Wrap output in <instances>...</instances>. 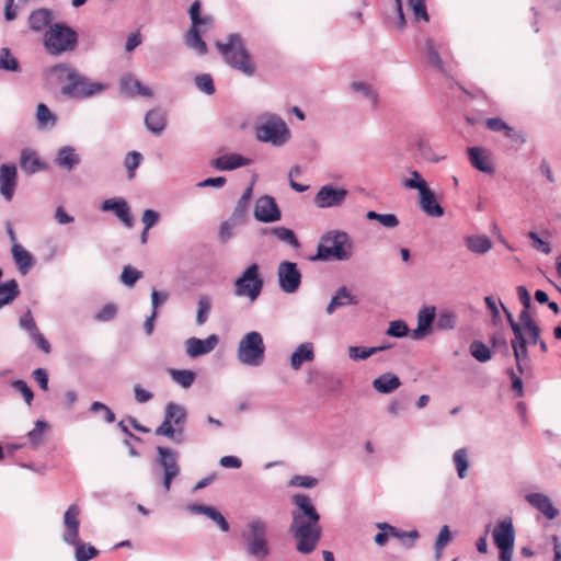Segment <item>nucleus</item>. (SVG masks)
I'll list each match as a JSON object with an SVG mask.
<instances>
[{
	"mask_svg": "<svg viewBox=\"0 0 561 561\" xmlns=\"http://www.w3.org/2000/svg\"><path fill=\"white\" fill-rule=\"evenodd\" d=\"M117 314V307L115 304L104 305L99 312L94 316V320L98 322H107L113 320Z\"/></svg>",
	"mask_w": 561,
	"mask_h": 561,
	"instance_id": "obj_62",
	"label": "nucleus"
},
{
	"mask_svg": "<svg viewBox=\"0 0 561 561\" xmlns=\"http://www.w3.org/2000/svg\"><path fill=\"white\" fill-rule=\"evenodd\" d=\"M215 46L224 61L232 69L242 72L247 77L255 73V66L240 34L231 33L225 41H216Z\"/></svg>",
	"mask_w": 561,
	"mask_h": 561,
	"instance_id": "obj_3",
	"label": "nucleus"
},
{
	"mask_svg": "<svg viewBox=\"0 0 561 561\" xmlns=\"http://www.w3.org/2000/svg\"><path fill=\"white\" fill-rule=\"evenodd\" d=\"M526 501L548 519L556 518L559 513L551 500L542 493H529L526 495Z\"/></svg>",
	"mask_w": 561,
	"mask_h": 561,
	"instance_id": "obj_25",
	"label": "nucleus"
},
{
	"mask_svg": "<svg viewBox=\"0 0 561 561\" xmlns=\"http://www.w3.org/2000/svg\"><path fill=\"white\" fill-rule=\"evenodd\" d=\"M249 207V202L239 198L230 215L231 220L233 222H238L239 225H243L248 219Z\"/></svg>",
	"mask_w": 561,
	"mask_h": 561,
	"instance_id": "obj_52",
	"label": "nucleus"
},
{
	"mask_svg": "<svg viewBox=\"0 0 561 561\" xmlns=\"http://www.w3.org/2000/svg\"><path fill=\"white\" fill-rule=\"evenodd\" d=\"M219 339L216 334H210L206 339L190 337L185 341V352L192 357L196 358L209 354L218 344Z\"/></svg>",
	"mask_w": 561,
	"mask_h": 561,
	"instance_id": "obj_17",
	"label": "nucleus"
},
{
	"mask_svg": "<svg viewBox=\"0 0 561 561\" xmlns=\"http://www.w3.org/2000/svg\"><path fill=\"white\" fill-rule=\"evenodd\" d=\"M51 20V13L47 9L33 11L28 16V25L32 31L39 32L45 28Z\"/></svg>",
	"mask_w": 561,
	"mask_h": 561,
	"instance_id": "obj_41",
	"label": "nucleus"
},
{
	"mask_svg": "<svg viewBox=\"0 0 561 561\" xmlns=\"http://www.w3.org/2000/svg\"><path fill=\"white\" fill-rule=\"evenodd\" d=\"M119 87L123 93H125L127 96H145V98H151L152 91L149 87L142 84L138 79H136L130 73H126L122 77Z\"/></svg>",
	"mask_w": 561,
	"mask_h": 561,
	"instance_id": "obj_21",
	"label": "nucleus"
},
{
	"mask_svg": "<svg viewBox=\"0 0 561 561\" xmlns=\"http://www.w3.org/2000/svg\"><path fill=\"white\" fill-rule=\"evenodd\" d=\"M11 387L15 391L21 393V396L23 397V399L27 405L32 404L33 399H34V393H33V390L26 383V381H24L22 379L14 380L11 382Z\"/></svg>",
	"mask_w": 561,
	"mask_h": 561,
	"instance_id": "obj_60",
	"label": "nucleus"
},
{
	"mask_svg": "<svg viewBox=\"0 0 561 561\" xmlns=\"http://www.w3.org/2000/svg\"><path fill=\"white\" fill-rule=\"evenodd\" d=\"M352 256V242L346 232L331 230L324 233L317 247L316 259L346 261Z\"/></svg>",
	"mask_w": 561,
	"mask_h": 561,
	"instance_id": "obj_5",
	"label": "nucleus"
},
{
	"mask_svg": "<svg viewBox=\"0 0 561 561\" xmlns=\"http://www.w3.org/2000/svg\"><path fill=\"white\" fill-rule=\"evenodd\" d=\"M401 386V381L398 376L386 373L374 379L373 388L379 393H391Z\"/></svg>",
	"mask_w": 561,
	"mask_h": 561,
	"instance_id": "obj_35",
	"label": "nucleus"
},
{
	"mask_svg": "<svg viewBox=\"0 0 561 561\" xmlns=\"http://www.w3.org/2000/svg\"><path fill=\"white\" fill-rule=\"evenodd\" d=\"M491 534L499 549V561H512L516 537L512 518L497 520Z\"/></svg>",
	"mask_w": 561,
	"mask_h": 561,
	"instance_id": "obj_11",
	"label": "nucleus"
},
{
	"mask_svg": "<svg viewBox=\"0 0 561 561\" xmlns=\"http://www.w3.org/2000/svg\"><path fill=\"white\" fill-rule=\"evenodd\" d=\"M420 196V208L431 217H442L444 215V208L436 202L434 192L426 186L421 192Z\"/></svg>",
	"mask_w": 561,
	"mask_h": 561,
	"instance_id": "obj_24",
	"label": "nucleus"
},
{
	"mask_svg": "<svg viewBox=\"0 0 561 561\" xmlns=\"http://www.w3.org/2000/svg\"><path fill=\"white\" fill-rule=\"evenodd\" d=\"M186 510L192 514H203L211 519L221 531L227 533L230 529V525L225 516L213 506L203 504H190Z\"/></svg>",
	"mask_w": 561,
	"mask_h": 561,
	"instance_id": "obj_22",
	"label": "nucleus"
},
{
	"mask_svg": "<svg viewBox=\"0 0 561 561\" xmlns=\"http://www.w3.org/2000/svg\"><path fill=\"white\" fill-rule=\"evenodd\" d=\"M318 484V479L311 476H294L288 481V486L311 489Z\"/></svg>",
	"mask_w": 561,
	"mask_h": 561,
	"instance_id": "obj_61",
	"label": "nucleus"
},
{
	"mask_svg": "<svg viewBox=\"0 0 561 561\" xmlns=\"http://www.w3.org/2000/svg\"><path fill=\"white\" fill-rule=\"evenodd\" d=\"M18 185V170L15 164L4 163L0 165V194L10 202L13 198Z\"/></svg>",
	"mask_w": 561,
	"mask_h": 561,
	"instance_id": "obj_16",
	"label": "nucleus"
},
{
	"mask_svg": "<svg viewBox=\"0 0 561 561\" xmlns=\"http://www.w3.org/2000/svg\"><path fill=\"white\" fill-rule=\"evenodd\" d=\"M79 515L80 508L76 504L70 505L68 510L65 512V531L62 534L64 542H76L77 537H79Z\"/></svg>",
	"mask_w": 561,
	"mask_h": 561,
	"instance_id": "obj_18",
	"label": "nucleus"
},
{
	"mask_svg": "<svg viewBox=\"0 0 561 561\" xmlns=\"http://www.w3.org/2000/svg\"><path fill=\"white\" fill-rule=\"evenodd\" d=\"M46 423L42 420L36 421L35 426L32 431L27 433V439L33 449L37 448L43 442L44 431L46 428Z\"/></svg>",
	"mask_w": 561,
	"mask_h": 561,
	"instance_id": "obj_53",
	"label": "nucleus"
},
{
	"mask_svg": "<svg viewBox=\"0 0 561 561\" xmlns=\"http://www.w3.org/2000/svg\"><path fill=\"white\" fill-rule=\"evenodd\" d=\"M66 545L73 546L76 548L75 559L76 561H89L98 554V550L90 543L82 542L77 537L76 542H65Z\"/></svg>",
	"mask_w": 561,
	"mask_h": 561,
	"instance_id": "obj_44",
	"label": "nucleus"
},
{
	"mask_svg": "<svg viewBox=\"0 0 561 561\" xmlns=\"http://www.w3.org/2000/svg\"><path fill=\"white\" fill-rule=\"evenodd\" d=\"M195 85L201 92L207 95H213L215 93L214 80L209 73L196 76Z\"/></svg>",
	"mask_w": 561,
	"mask_h": 561,
	"instance_id": "obj_57",
	"label": "nucleus"
},
{
	"mask_svg": "<svg viewBox=\"0 0 561 561\" xmlns=\"http://www.w3.org/2000/svg\"><path fill=\"white\" fill-rule=\"evenodd\" d=\"M211 299L207 295H201L197 299L196 323L203 325L209 317Z\"/></svg>",
	"mask_w": 561,
	"mask_h": 561,
	"instance_id": "obj_47",
	"label": "nucleus"
},
{
	"mask_svg": "<svg viewBox=\"0 0 561 561\" xmlns=\"http://www.w3.org/2000/svg\"><path fill=\"white\" fill-rule=\"evenodd\" d=\"M159 455L158 462L163 468V488L168 492L171 486L172 480L179 474L180 467L178 465V454L167 447H157Z\"/></svg>",
	"mask_w": 561,
	"mask_h": 561,
	"instance_id": "obj_15",
	"label": "nucleus"
},
{
	"mask_svg": "<svg viewBox=\"0 0 561 561\" xmlns=\"http://www.w3.org/2000/svg\"><path fill=\"white\" fill-rule=\"evenodd\" d=\"M277 280L282 291L286 294L296 293L301 284V273L294 262L283 261L277 267Z\"/></svg>",
	"mask_w": 561,
	"mask_h": 561,
	"instance_id": "obj_13",
	"label": "nucleus"
},
{
	"mask_svg": "<svg viewBox=\"0 0 561 561\" xmlns=\"http://www.w3.org/2000/svg\"><path fill=\"white\" fill-rule=\"evenodd\" d=\"M11 252L19 272L26 275L35 264L33 255L18 242L12 244Z\"/></svg>",
	"mask_w": 561,
	"mask_h": 561,
	"instance_id": "obj_29",
	"label": "nucleus"
},
{
	"mask_svg": "<svg viewBox=\"0 0 561 561\" xmlns=\"http://www.w3.org/2000/svg\"><path fill=\"white\" fill-rule=\"evenodd\" d=\"M211 167L219 171H231L238 168L251 164V159H248L239 153H227L211 160Z\"/></svg>",
	"mask_w": 561,
	"mask_h": 561,
	"instance_id": "obj_20",
	"label": "nucleus"
},
{
	"mask_svg": "<svg viewBox=\"0 0 561 561\" xmlns=\"http://www.w3.org/2000/svg\"><path fill=\"white\" fill-rule=\"evenodd\" d=\"M468 156L470 163L477 170L492 174L494 172L493 164L490 160V157L484 152V150L480 147H471L468 149Z\"/></svg>",
	"mask_w": 561,
	"mask_h": 561,
	"instance_id": "obj_30",
	"label": "nucleus"
},
{
	"mask_svg": "<svg viewBox=\"0 0 561 561\" xmlns=\"http://www.w3.org/2000/svg\"><path fill=\"white\" fill-rule=\"evenodd\" d=\"M0 69L5 71H19V62L11 55L9 48L0 49Z\"/></svg>",
	"mask_w": 561,
	"mask_h": 561,
	"instance_id": "obj_58",
	"label": "nucleus"
},
{
	"mask_svg": "<svg viewBox=\"0 0 561 561\" xmlns=\"http://www.w3.org/2000/svg\"><path fill=\"white\" fill-rule=\"evenodd\" d=\"M184 44L199 56H204L208 51L207 45L202 38L199 26L190 27L184 36Z\"/></svg>",
	"mask_w": 561,
	"mask_h": 561,
	"instance_id": "obj_34",
	"label": "nucleus"
},
{
	"mask_svg": "<svg viewBox=\"0 0 561 561\" xmlns=\"http://www.w3.org/2000/svg\"><path fill=\"white\" fill-rule=\"evenodd\" d=\"M368 220H377L381 226L388 229L396 228L399 225V219L393 214H378L374 210H369L366 214Z\"/></svg>",
	"mask_w": 561,
	"mask_h": 561,
	"instance_id": "obj_48",
	"label": "nucleus"
},
{
	"mask_svg": "<svg viewBox=\"0 0 561 561\" xmlns=\"http://www.w3.org/2000/svg\"><path fill=\"white\" fill-rule=\"evenodd\" d=\"M433 324L435 325V308H422L417 313V327L411 333L412 339L419 340L428 334Z\"/></svg>",
	"mask_w": 561,
	"mask_h": 561,
	"instance_id": "obj_23",
	"label": "nucleus"
},
{
	"mask_svg": "<svg viewBox=\"0 0 561 561\" xmlns=\"http://www.w3.org/2000/svg\"><path fill=\"white\" fill-rule=\"evenodd\" d=\"M20 168L26 174H34L44 170L46 164L39 159L34 150L25 148L20 154Z\"/></svg>",
	"mask_w": 561,
	"mask_h": 561,
	"instance_id": "obj_28",
	"label": "nucleus"
},
{
	"mask_svg": "<svg viewBox=\"0 0 561 561\" xmlns=\"http://www.w3.org/2000/svg\"><path fill=\"white\" fill-rule=\"evenodd\" d=\"M403 185L410 190H417L421 192L427 185L426 181L422 178L421 173L416 170L410 172V178L403 181Z\"/></svg>",
	"mask_w": 561,
	"mask_h": 561,
	"instance_id": "obj_59",
	"label": "nucleus"
},
{
	"mask_svg": "<svg viewBox=\"0 0 561 561\" xmlns=\"http://www.w3.org/2000/svg\"><path fill=\"white\" fill-rule=\"evenodd\" d=\"M49 72L59 82H67L61 87V93L71 99H89L102 94L108 88L105 83L91 81L66 64L53 66Z\"/></svg>",
	"mask_w": 561,
	"mask_h": 561,
	"instance_id": "obj_2",
	"label": "nucleus"
},
{
	"mask_svg": "<svg viewBox=\"0 0 561 561\" xmlns=\"http://www.w3.org/2000/svg\"><path fill=\"white\" fill-rule=\"evenodd\" d=\"M265 358V345L260 332L251 331L239 342L237 347V359L239 363L259 367Z\"/></svg>",
	"mask_w": 561,
	"mask_h": 561,
	"instance_id": "obj_9",
	"label": "nucleus"
},
{
	"mask_svg": "<svg viewBox=\"0 0 561 561\" xmlns=\"http://www.w3.org/2000/svg\"><path fill=\"white\" fill-rule=\"evenodd\" d=\"M453 463L455 466L457 477L463 480L468 477V470L470 468V454L466 447L459 448L453 454Z\"/></svg>",
	"mask_w": 561,
	"mask_h": 561,
	"instance_id": "obj_37",
	"label": "nucleus"
},
{
	"mask_svg": "<svg viewBox=\"0 0 561 561\" xmlns=\"http://www.w3.org/2000/svg\"><path fill=\"white\" fill-rule=\"evenodd\" d=\"M409 333L407 323L402 320L391 321L387 334L393 337H403Z\"/></svg>",
	"mask_w": 561,
	"mask_h": 561,
	"instance_id": "obj_63",
	"label": "nucleus"
},
{
	"mask_svg": "<svg viewBox=\"0 0 561 561\" xmlns=\"http://www.w3.org/2000/svg\"><path fill=\"white\" fill-rule=\"evenodd\" d=\"M266 536L267 524L264 520L255 518L248 524V531L242 534V538L249 556L263 560L270 554Z\"/></svg>",
	"mask_w": 561,
	"mask_h": 561,
	"instance_id": "obj_10",
	"label": "nucleus"
},
{
	"mask_svg": "<svg viewBox=\"0 0 561 561\" xmlns=\"http://www.w3.org/2000/svg\"><path fill=\"white\" fill-rule=\"evenodd\" d=\"M358 300L345 286L340 287L327 306V313L333 314L337 308L357 305Z\"/></svg>",
	"mask_w": 561,
	"mask_h": 561,
	"instance_id": "obj_31",
	"label": "nucleus"
},
{
	"mask_svg": "<svg viewBox=\"0 0 561 561\" xmlns=\"http://www.w3.org/2000/svg\"><path fill=\"white\" fill-rule=\"evenodd\" d=\"M347 354L354 362L365 360L376 354V348L365 346H348Z\"/></svg>",
	"mask_w": 561,
	"mask_h": 561,
	"instance_id": "obj_56",
	"label": "nucleus"
},
{
	"mask_svg": "<svg viewBox=\"0 0 561 561\" xmlns=\"http://www.w3.org/2000/svg\"><path fill=\"white\" fill-rule=\"evenodd\" d=\"M145 125L151 133L156 135L161 134L167 125L165 114L158 108L148 111L145 116Z\"/></svg>",
	"mask_w": 561,
	"mask_h": 561,
	"instance_id": "obj_38",
	"label": "nucleus"
},
{
	"mask_svg": "<svg viewBox=\"0 0 561 561\" xmlns=\"http://www.w3.org/2000/svg\"><path fill=\"white\" fill-rule=\"evenodd\" d=\"M467 249L474 254H485L492 249V241L484 234H472L465 239Z\"/></svg>",
	"mask_w": 561,
	"mask_h": 561,
	"instance_id": "obj_36",
	"label": "nucleus"
},
{
	"mask_svg": "<svg viewBox=\"0 0 561 561\" xmlns=\"http://www.w3.org/2000/svg\"><path fill=\"white\" fill-rule=\"evenodd\" d=\"M485 127L492 131H503L504 135L514 142L520 145L526 142V137L523 131H515L500 117H491L485 121Z\"/></svg>",
	"mask_w": 561,
	"mask_h": 561,
	"instance_id": "obj_26",
	"label": "nucleus"
},
{
	"mask_svg": "<svg viewBox=\"0 0 561 561\" xmlns=\"http://www.w3.org/2000/svg\"><path fill=\"white\" fill-rule=\"evenodd\" d=\"M423 54L426 58V61L430 65H432L433 67H435L437 70H439L442 72L445 71L443 60L439 57V54H438L437 49L435 48L434 43L431 39H427L425 42V47H424Z\"/></svg>",
	"mask_w": 561,
	"mask_h": 561,
	"instance_id": "obj_46",
	"label": "nucleus"
},
{
	"mask_svg": "<svg viewBox=\"0 0 561 561\" xmlns=\"http://www.w3.org/2000/svg\"><path fill=\"white\" fill-rule=\"evenodd\" d=\"M255 137L261 142L279 148L290 140L291 133L279 115L266 113L255 126Z\"/></svg>",
	"mask_w": 561,
	"mask_h": 561,
	"instance_id": "obj_4",
	"label": "nucleus"
},
{
	"mask_svg": "<svg viewBox=\"0 0 561 561\" xmlns=\"http://www.w3.org/2000/svg\"><path fill=\"white\" fill-rule=\"evenodd\" d=\"M293 503L296 508L291 512L289 533L296 540L297 551L310 554L321 538L320 515L306 494L294 495Z\"/></svg>",
	"mask_w": 561,
	"mask_h": 561,
	"instance_id": "obj_1",
	"label": "nucleus"
},
{
	"mask_svg": "<svg viewBox=\"0 0 561 561\" xmlns=\"http://www.w3.org/2000/svg\"><path fill=\"white\" fill-rule=\"evenodd\" d=\"M347 195L348 192L346 188L333 184H325L316 193L313 205L320 209L341 207Z\"/></svg>",
	"mask_w": 561,
	"mask_h": 561,
	"instance_id": "obj_12",
	"label": "nucleus"
},
{
	"mask_svg": "<svg viewBox=\"0 0 561 561\" xmlns=\"http://www.w3.org/2000/svg\"><path fill=\"white\" fill-rule=\"evenodd\" d=\"M186 410L174 402H169L164 409L163 422L156 428V435L164 436L181 444L183 442V426L186 421Z\"/></svg>",
	"mask_w": 561,
	"mask_h": 561,
	"instance_id": "obj_8",
	"label": "nucleus"
},
{
	"mask_svg": "<svg viewBox=\"0 0 561 561\" xmlns=\"http://www.w3.org/2000/svg\"><path fill=\"white\" fill-rule=\"evenodd\" d=\"M169 375L174 382L184 389H188L196 379V374L190 369H169Z\"/></svg>",
	"mask_w": 561,
	"mask_h": 561,
	"instance_id": "obj_45",
	"label": "nucleus"
},
{
	"mask_svg": "<svg viewBox=\"0 0 561 561\" xmlns=\"http://www.w3.org/2000/svg\"><path fill=\"white\" fill-rule=\"evenodd\" d=\"M19 325L23 331L27 332L28 335H32L38 330L31 310L23 313L19 320Z\"/></svg>",
	"mask_w": 561,
	"mask_h": 561,
	"instance_id": "obj_64",
	"label": "nucleus"
},
{
	"mask_svg": "<svg viewBox=\"0 0 561 561\" xmlns=\"http://www.w3.org/2000/svg\"><path fill=\"white\" fill-rule=\"evenodd\" d=\"M469 348L470 354L480 363H485L492 357L490 348L481 341H473Z\"/></svg>",
	"mask_w": 561,
	"mask_h": 561,
	"instance_id": "obj_51",
	"label": "nucleus"
},
{
	"mask_svg": "<svg viewBox=\"0 0 561 561\" xmlns=\"http://www.w3.org/2000/svg\"><path fill=\"white\" fill-rule=\"evenodd\" d=\"M263 234L271 233L275 236L279 241L290 245L294 249H298L300 247V242L298 241L295 232L286 227H273L265 228L262 230Z\"/></svg>",
	"mask_w": 561,
	"mask_h": 561,
	"instance_id": "obj_39",
	"label": "nucleus"
},
{
	"mask_svg": "<svg viewBox=\"0 0 561 561\" xmlns=\"http://www.w3.org/2000/svg\"><path fill=\"white\" fill-rule=\"evenodd\" d=\"M141 277L142 273L140 271L130 265H126L123 267L119 279L125 286L133 287Z\"/></svg>",
	"mask_w": 561,
	"mask_h": 561,
	"instance_id": "obj_54",
	"label": "nucleus"
},
{
	"mask_svg": "<svg viewBox=\"0 0 561 561\" xmlns=\"http://www.w3.org/2000/svg\"><path fill=\"white\" fill-rule=\"evenodd\" d=\"M80 156L77 153L76 148L72 146L60 147L55 158L56 165L68 172L72 171L80 163Z\"/></svg>",
	"mask_w": 561,
	"mask_h": 561,
	"instance_id": "obj_27",
	"label": "nucleus"
},
{
	"mask_svg": "<svg viewBox=\"0 0 561 561\" xmlns=\"http://www.w3.org/2000/svg\"><path fill=\"white\" fill-rule=\"evenodd\" d=\"M253 216L260 222L271 224L282 218V211L274 197L263 195L254 203Z\"/></svg>",
	"mask_w": 561,
	"mask_h": 561,
	"instance_id": "obj_14",
	"label": "nucleus"
},
{
	"mask_svg": "<svg viewBox=\"0 0 561 561\" xmlns=\"http://www.w3.org/2000/svg\"><path fill=\"white\" fill-rule=\"evenodd\" d=\"M527 343H528V341L525 336V333L515 335L514 339L512 340V348H513L514 357L516 359L517 369L520 374L523 373L520 359L527 358V356H528Z\"/></svg>",
	"mask_w": 561,
	"mask_h": 561,
	"instance_id": "obj_43",
	"label": "nucleus"
},
{
	"mask_svg": "<svg viewBox=\"0 0 561 561\" xmlns=\"http://www.w3.org/2000/svg\"><path fill=\"white\" fill-rule=\"evenodd\" d=\"M453 540V535L449 530V527L447 525H444L435 540L434 549L436 559H439L442 557V553L445 549V547Z\"/></svg>",
	"mask_w": 561,
	"mask_h": 561,
	"instance_id": "obj_50",
	"label": "nucleus"
},
{
	"mask_svg": "<svg viewBox=\"0 0 561 561\" xmlns=\"http://www.w3.org/2000/svg\"><path fill=\"white\" fill-rule=\"evenodd\" d=\"M264 280L256 263L247 266L232 283V294L237 298H247L254 302L261 295Z\"/></svg>",
	"mask_w": 561,
	"mask_h": 561,
	"instance_id": "obj_7",
	"label": "nucleus"
},
{
	"mask_svg": "<svg viewBox=\"0 0 561 561\" xmlns=\"http://www.w3.org/2000/svg\"><path fill=\"white\" fill-rule=\"evenodd\" d=\"M78 42L77 32L62 23L49 25L44 34L43 44L51 56H58L76 48Z\"/></svg>",
	"mask_w": 561,
	"mask_h": 561,
	"instance_id": "obj_6",
	"label": "nucleus"
},
{
	"mask_svg": "<svg viewBox=\"0 0 561 561\" xmlns=\"http://www.w3.org/2000/svg\"><path fill=\"white\" fill-rule=\"evenodd\" d=\"M314 359V350L311 342H305L298 345L290 356V366L294 370L301 368L304 363H309Z\"/></svg>",
	"mask_w": 561,
	"mask_h": 561,
	"instance_id": "obj_32",
	"label": "nucleus"
},
{
	"mask_svg": "<svg viewBox=\"0 0 561 561\" xmlns=\"http://www.w3.org/2000/svg\"><path fill=\"white\" fill-rule=\"evenodd\" d=\"M456 314L449 310H442L435 316V328L437 330H451L456 325Z\"/></svg>",
	"mask_w": 561,
	"mask_h": 561,
	"instance_id": "obj_49",
	"label": "nucleus"
},
{
	"mask_svg": "<svg viewBox=\"0 0 561 561\" xmlns=\"http://www.w3.org/2000/svg\"><path fill=\"white\" fill-rule=\"evenodd\" d=\"M101 209L103 211H113L115 216L127 227L133 226V216L130 214L129 206L124 198L114 197L105 199L101 205Z\"/></svg>",
	"mask_w": 561,
	"mask_h": 561,
	"instance_id": "obj_19",
	"label": "nucleus"
},
{
	"mask_svg": "<svg viewBox=\"0 0 561 561\" xmlns=\"http://www.w3.org/2000/svg\"><path fill=\"white\" fill-rule=\"evenodd\" d=\"M36 121L41 129H51L56 126V115L43 103L36 107Z\"/></svg>",
	"mask_w": 561,
	"mask_h": 561,
	"instance_id": "obj_42",
	"label": "nucleus"
},
{
	"mask_svg": "<svg viewBox=\"0 0 561 561\" xmlns=\"http://www.w3.org/2000/svg\"><path fill=\"white\" fill-rule=\"evenodd\" d=\"M350 89L353 93L358 94L363 100L376 108L378 105L379 96L377 90L369 83L364 81H353L350 84Z\"/></svg>",
	"mask_w": 561,
	"mask_h": 561,
	"instance_id": "obj_33",
	"label": "nucleus"
},
{
	"mask_svg": "<svg viewBox=\"0 0 561 561\" xmlns=\"http://www.w3.org/2000/svg\"><path fill=\"white\" fill-rule=\"evenodd\" d=\"M19 295L20 288L15 279L0 284V309L10 305Z\"/></svg>",
	"mask_w": 561,
	"mask_h": 561,
	"instance_id": "obj_40",
	"label": "nucleus"
},
{
	"mask_svg": "<svg viewBox=\"0 0 561 561\" xmlns=\"http://www.w3.org/2000/svg\"><path fill=\"white\" fill-rule=\"evenodd\" d=\"M142 161V156L138 151H130L126 154L124 159V165L128 171V179L133 180L135 178V171L140 165Z\"/></svg>",
	"mask_w": 561,
	"mask_h": 561,
	"instance_id": "obj_55",
	"label": "nucleus"
}]
</instances>
